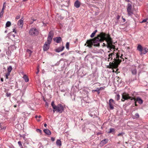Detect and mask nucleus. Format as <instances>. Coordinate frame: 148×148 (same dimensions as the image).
I'll use <instances>...</instances> for the list:
<instances>
[{
    "instance_id": "obj_56",
    "label": "nucleus",
    "mask_w": 148,
    "mask_h": 148,
    "mask_svg": "<svg viewBox=\"0 0 148 148\" xmlns=\"http://www.w3.org/2000/svg\"><path fill=\"white\" fill-rule=\"evenodd\" d=\"M110 54H112V56H113V55H114V52H113L111 53H110Z\"/></svg>"
},
{
    "instance_id": "obj_60",
    "label": "nucleus",
    "mask_w": 148,
    "mask_h": 148,
    "mask_svg": "<svg viewBox=\"0 0 148 148\" xmlns=\"http://www.w3.org/2000/svg\"><path fill=\"white\" fill-rule=\"evenodd\" d=\"M38 118H41V116L40 115V116H38Z\"/></svg>"
},
{
    "instance_id": "obj_11",
    "label": "nucleus",
    "mask_w": 148,
    "mask_h": 148,
    "mask_svg": "<svg viewBox=\"0 0 148 148\" xmlns=\"http://www.w3.org/2000/svg\"><path fill=\"white\" fill-rule=\"evenodd\" d=\"M81 5V3L78 0L75 1L74 4L75 7L77 8H79Z\"/></svg>"
},
{
    "instance_id": "obj_19",
    "label": "nucleus",
    "mask_w": 148,
    "mask_h": 148,
    "mask_svg": "<svg viewBox=\"0 0 148 148\" xmlns=\"http://www.w3.org/2000/svg\"><path fill=\"white\" fill-rule=\"evenodd\" d=\"M108 141V139H104L101 141L100 144L102 145H104L107 143Z\"/></svg>"
},
{
    "instance_id": "obj_15",
    "label": "nucleus",
    "mask_w": 148,
    "mask_h": 148,
    "mask_svg": "<svg viewBox=\"0 0 148 148\" xmlns=\"http://www.w3.org/2000/svg\"><path fill=\"white\" fill-rule=\"evenodd\" d=\"M51 106L53 108V113H55L56 111L57 112V110L56 109V105L54 104V101H52L51 103Z\"/></svg>"
},
{
    "instance_id": "obj_8",
    "label": "nucleus",
    "mask_w": 148,
    "mask_h": 148,
    "mask_svg": "<svg viewBox=\"0 0 148 148\" xmlns=\"http://www.w3.org/2000/svg\"><path fill=\"white\" fill-rule=\"evenodd\" d=\"M132 8V6L131 4L130 3H128L127 5V11L129 16H131L133 14Z\"/></svg>"
},
{
    "instance_id": "obj_9",
    "label": "nucleus",
    "mask_w": 148,
    "mask_h": 148,
    "mask_svg": "<svg viewBox=\"0 0 148 148\" xmlns=\"http://www.w3.org/2000/svg\"><path fill=\"white\" fill-rule=\"evenodd\" d=\"M114 103V100L112 99H110L109 100V104L110 109L113 110L114 109V107L113 105Z\"/></svg>"
},
{
    "instance_id": "obj_42",
    "label": "nucleus",
    "mask_w": 148,
    "mask_h": 148,
    "mask_svg": "<svg viewBox=\"0 0 148 148\" xmlns=\"http://www.w3.org/2000/svg\"><path fill=\"white\" fill-rule=\"evenodd\" d=\"M51 140L52 141H54L55 140V138H53V137H51Z\"/></svg>"
},
{
    "instance_id": "obj_6",
    "label": "nucleus",
    "mask_w": 148,
    "mask_h": 148,
    "mask_svg": "<svg viewBox=\"0 0 148 148\" xmlns=\"http://www.w3.org/2000/svg\"><path fill=\"white\" fill-rule=\"evenodd\" d=\"M56 109L57 112L61 113L64 111V107L61 104H58L57 106L56 105Z\"/></svg>"
},
{
    "instance_id": "obj_17",
    "label": "nucleus",
    "mask_w": 148,
    "mask_h": 148,
    "mask_svg": "<svg viewBox=\"0 0 148 148\" xmlns=\"http://www.w3.org/2000/svg\"><path fill=\"white\" fill-rule=\"evenodd\" d=\"M23 21L21 19L20 20L18 23V25L19 26V27L22 28L23 25Z\"/></svg>"
},
{
    "instance_id": "obj_54",
    "label": "nucleus",
    "mask_w": 148,
    "mask_h": 148,
    "mask_svg": "<svg viewBox=\"0 0 148 148\" xmlns=\"http://www.w3.org/2000/svg\"><path fill=\"white\" fill-rule=\"evenodd\" d=\"M13 32H15V33H16V30H15V29H13Z\"/></svg>"
},
{
    "instance_id": "obj_31",
    "label": "nucleus",
    "mask_w": 148,
    "mask_h": 148,
    "mask_svg": "<svg viewBox=\"0 0 148 148\" xmlns=\"http://www.w3.org/2000/svg\"><path fill=\"white\" fill-rule=\"evenodd\" d=\"M109 49L110 50H111V49H115V46L114 45H112L111 46V47H110Z\"/></svg>"
},
{
    "instance_id": "obj_38",
    "label": "nucleus",
    "mask_w": 148,
    "mask_h": 148,
    "mask_svg": "<svg viewBox=\"0 0 148 148\" xmlns=\"http://www.w3.org/2000/svg\"><path fill=\"white\" fill-rule=\"evenodd\" d=\"M10 73H7L5 75V77H6V78L7 79H8V77L10 75Z\"/></svg>"
},
{
    "instance_id": "obj_51",
    "label": "nucleus",
    "mask_w": 148,
    "mask_h": 148,
    "mask_svg": "<svg viewBox=\"0 0 148 148\" xmlns=\"http://www.w3.org/2000/svg\"><path fill=\"white\" fill-rule=\"evenodd\" d=\"M118 70H119L118 69H117L116 71H115V73H118L117 72H118Z\"/></svg>"
},
{
    "instance_id": "obj_52",
    "label": "nucleus",
    "mask_w": 148,
    "mask_h": 148,
    "mask_svg": "<svg viewBox=\"0 0 148 148\" xmlns=\"http://www.w3.org/2000/svg\"><path fill=\"white\" fill-rule=\"evenodd\" d=\"M65 52H64V53H61V56H63L64 54H65Z\"/></svg>"
},
{
    "instance_id": "obj_13",
    "label": "nucleus",
    "mask_w": 148,
    "mask_h": 148,
    "mask_svg": "<svg viewBox=\"0 0 148 148\" xmlns=\"http://www.w3.org/2000/svg\"><path fill=\"white\" fill-rule=\"evenodd\" d=\"M6 4V3L5 2L4 3L3 7L2 9L1 12L0 13V17L1 18L3 16L4 13V10L5 9L6 6L5 5V4Z\"/></svg>"
},
{
    "instance_id": "obj_43",
    "label": "nucleus",
    "mask_w": 148,
    "mask_h": 148,
    "mask_svg": "<svg viewBox=\"0 0 148 148\" xmlns=\"http://www.w3.org/2000/svg\"><path fill=\"white\" fill-rule=\"evenodd\" d=\"M20 137H23V139H24V140H25V136H24V135L22 136V135H20Z\"/></svg>"
},
{
    "instance_id": "obj_39",
    "label": "nucleus",
    "mask_w": 148,
    "mask_h": 148,
    "mask_svg": "<svg viewBox=\"0 0 148 148\" xmlns=\"http://www.w3.org/2000/svg\"><path fill=\"white\" fill-rule=\"evenodd\" d=\"M98 91H99V90L98 88H97L96 90H92V92H98Z\"/></svg>"
},
{
    "instance_id": "obj_5",
    "label": "nucleus",
    "mask_w": 148,
    "mask_h": 148,
    "mask_svg": "<svg viewBox=\"0 0 148 148\" xmlns=\"http://www.w3.org/2000/svg\"><path fill=\"white\" fill-rule=\"evenodd\" d=\"M29 34L30 35L35 36L38 34L39 32L37 29L35 28H33L29 30Z\"/></svg>"
},
{
    "instance_id": "obj_41",
    "label": "nucleus",
    "mask_w": 148,
    "mask_h": 148,
    "mask_svg": "<svg viewBox=\"0 0 148 148\" xmlns=\"http://www.w3.org/2000/svg\"><path fill=\"white\" fill-rule=\"evenodd\" d=\"M104 88H105L104 87H101L100 88H98V89H99V91L100 90L104 89Z\"/></svg>"
},
{
    "instance_id": "obj_55",
    "label": "nucleus",
    "mask_w": 148,
    "mask_h": 148,
    "mask_svg": "<svg viewBox=\"0 0 148 148\" xmlns=\"http://www.w3.org/2000/svg\"><path fill=\"white\" fill-rule=\"evenodd\" d=\"M27 52H31V51L29 49H27Z\"/></svg>"
},
{
    "instance_id": "obj_20",
    "label": "nucleus",
    "mask_w": 148,
    "mask_h": 148,
    "mask_svg": "<svg viewBox=\"0 0 148 148\" xmlns=\"http://www.w3.org/2000/svg\"><path fill=\"white\" fill-rule=\"evenodd\" d=\"M56 145L60 147L62 145L61 142L60 140H57L56 142Z\"/></svg>"
},
{
    "instance_id": "obj_23",
    "label": "nucleus",
    "mask_w": 148,
    "mask_h": 148,
    "mask_svg": "<svg viewBox=\"0 0 148 148\" xmlns=\"http://www.w3.org/2000/svg\"><path fill=\"white\" fill-rule=\"evenodd\" d=\"M23 78L26 82H27L29 81L28 77L26 75H24L23 76Z\"/></svg>"
},
{
    "instance_id": "obj_21",
    "label": "nucleus",
    "mask_w": 148,
    "mask_h": 148,
    "mask_svg": "<svg viewBox=\"0 0 148 148\" xmlns=\"http://www.w3.org/2000/svg\"><path fill=\"white\" fill-rule=\"evenodd\" d=\"M136 100V101H138V103L140 104H142L143 102V100L139 97L137 98Z\"/></svg>"
},
{
    "instance_id": "obj_35",
    "label": "nucleus",
    "mask_w": 148,
    "mask_h": 148,
    "mask_svg": "<svg viewBox=\"0 0 148 148\" xmlns=\"http://www.w3.org/2000/svg\"><path fill=\"white\" fill-rule=\"evenodd\" d=\"M36 131L37 132H39L40 133H41V132H42V131L40 129H37L36 130Z\"/></svg>"
},
{
    "instance_id": "obj_58",
    "label": "nucleus",
    "mask_w": 148,
    "mask_h": 148,
    "mask_svg": "<svg viewBox=\"0 0 148 148\" xmlns=\"http://www.w3.org/2000/svg\"><path fill=\"white\" fill-rule=\"evenodd\" d=\"M2 126H1V123H0V127L1 129H2Z\"/></svg>"
},
{
    "instance_id": "obj_27",
    "label": "nucleus",
    "mask_w": 148,
    "mask_h": 148,
    "mask_svg": "<svg viewBox=\"0 0 148 148\" xmlns=\"http://www.w3.org/2000/svg\"><path fill=\"white\" fill-rule=\"evenodd\" d=\"M11 25V23L10 21H8L7 22L6 24V27H10Z\"/></svg>"
},
{
    "instance_id": "obj_59",
    "label": "nucleus",
    "mask_w": 148,
    "mask_h": 148,
    "mask_svg": "<svg viewBox=\"0 0 148 148\" xmlns=\"http://www.w3.org/2000/svg\"><path fill=\"white\" fill-rule=\"evenodd\" d=\"M125 1L127 2H130V1L129 0H125Z\"/></svg>"
},
{
    "instance_id": "obj_32",
    "label": "nucleus",
    "mask_w": 148,
    "mask_h": 148,
    "mask_svg": "<svg viewBox=\"0 0 148 148\" xmlns=\"http://www.w3.org/2000/svg\"><path fill=\"white\" fill-rule=\"evenodd\" d=\"M120 96L119 95H117L116 97V99L117 101L120 99Z\"/></svg>"
},
{
    "instance_id": "obj_18",
    "label": "nucleus",
    "mask_w": 148,
    "mask_h": 148,
    "mask_svg": "<svg viewBox=\"0 0 148 148\" xmlns=\"http://www.w3.org/2000/svg\"><path fill=\"white\" fill-rule=\"evenodd\" d=\"M44 132L47 135H50L51 134V131L48 129H45L43 130Z\"/></svg>"
},
{
    "instance_id": "obj_28",
    "label": "nucleus",
    "mask_w": 148,
    "mask_h": 148,
    "mask_svg": "<svg viewBox=\"0 0 148 148\" xmlns=\"http://www.w3.org/2000/svg\"><path fill=\"white\" fill-rule=\"evenodd\" d=\"M132 72L133 74L136 75V74L137 71L136 69H134L132 71Z\"/></svg>"
},
{
    "instance_id": "obj_7",
    "label": "nucleus",
    "mask_w": 148,
    "mask_h": 148,
    "mask_svg": "<svg viewBox=\"0 0 148 148\" xmlns=\"http://www.w3.org/2000/svg\"><path fill=\"white\" fill-rule=\"evenodd\" d=\"M53 35L54 33L53 31H51L49 33L47 38V42L49 44H50L51 43Z\"/></svg>"
},
{
    "instance_id": "obj_61",
    "label": "nucleus",
    "mask_w": 148,
    "mask_h": 148,
    "mask_svg": "<svg viewBox=\"0 0 148 148\" xmlns=\"http://www.w3.org/2000/svg\"><path fill=\"white\" fill-rule=\"evenodd\" d=\"M37 121L38 122H39L40 121V119H37Z\"/></svg>"
},
{
    "instance_id": "obj_63",
    "label": "nucleus",
    "mask_w": 148,
    "mask_h": 148,
    "mask_svg": "<svg viewBox=\"0 0 148 148\" xmlns=\"http://www.w3.org/2000/svg\"><path fill=\"white\" fill-rule=\"evenodd\" d=\"M100 93V92L99 91H98V92H97V93L98 94H99Z\"/></svg>"
},
{
    "instance_id": "obj_16",
    "label": "nucleus",
    "mask_w": 148,
    "mask_h": 148,
    "mask_svg": "<svg viewBox=\"0 0 148 148\" xmlns=\"http://www.w3.org/2000/svg\"><path fill=\"white\" fill-rule=\"evenodd\" d=\"M64 46L61 47H59L57 49H55V51L57 52H59L63 51L64 49Z\"/></svg>"
},
{
    "instance_id": "obj_24",
    "label": "nucleus",
    "mask_w": 148,
    "mask_h": 148,
    "mask_svg": "<svg viewBox=\"0 0 148 148\" xmlns=\"http://www.w3.org/2000/svg\"><path fill=\"white\" fill-rule=\"evenodd\" d=\"M97 32V30H95L91 35L90 37L91 38H92L94 37L95 34Z\"/></svg>"
},
{
    "instance_id": "obj_26",
    "label": "nucleus",
    "mask_w": 148,
    "mask_h": 148,
    "mask_svg": "<svg viewBox=\"0 0 148 148\" xmlns=\"http://www.w3.org/2000/svg\"><path fill=\"white\" fill-rule=\"evenodd\" d=\"M115 131V130L114 128H111L110 129L109 131L108 132V133H110L112 132H114Z\"/></svg>"
},
{
    "instance_id": "obj_53",
    "label": "nucleus",
    "mask_w": 148,
    "mask_h": 148,
    "mask_svg": "<svg viewBox=\"0 0 148 148\" xmlns=\"http://www.w3.org/2000/svg\"><path fill=\"white\" fill-rule=\"evenodd\" d=\"M44 126L45 127H47V124L46 123H45V124H44Z\"/></svg>"
},
{
    "instance_id": "obj_1",
    "label": "nucleus",
    "mask_w": 148,
    "mask_h": 148,
    "mask_svg": "<svg viewBox=\"0 0 148 148\" xmlns=\"http://www.w3.org/2000/svg\"><path fill=\"white\" fill-rule=\"evenodd\" d=\"M106 35L105 33L103 32H101L97 37H95L93 39L87 40L86 41V43L88 44L87 46L90 48L92 47L93 44L95 46H99L100 42L104 41V36Z\"/></svg>"
},
{
    "instance_id": "obj_46",
    "label": "nucleus",
    "mask_w": 148,
    "mask_h": 148,
    "mask_svg": "<svg viewBox=\"0 0 148 148\" xmlns=\"http://www.w3.org/2000/svg\"><path fill=\"white\" fill-rule=\"evenodd\" d=\"M37 72H36V74H38L39 72V68H37Z\"/></svg>"
},
{
    "instance_id": "obj_4",
    "label": "nucleus",
    "mask_w": 148,
    "mask_h": 148,
    "mask_svg": "<svg viewBox=\"0 0 148 148\" xmlns=\"http://www.w3.org/2000/svg\"><path fill=\"white\" fill-rule=\"evenodd\" d=\"M106 35L104 36V40H105L107 42V47L109 48L112 45V41L110 35L106 34Z\"/></svg>"
},
{
    "instance_id": "obj_2",
    "label": "nucleus",
    "mask_w": 148,
    "mask_h": 148,
    "mask_svg": "<svg viewBox=\"0 0 148 148\" xmlns=\"http://www.w3.org/2000/svg\"><path fill=\"white\" fill-rule=\"evenodd\" d=\"M116 58H114L112 62H110L109 65L108 66V68H109L116 69L119 66V64L121 62V60L119 59V56L118 53H117L116 55Z\"/></svg>"
},
{
    "instance_id": "obj_64",
    "label": "nucleus",
    "mask_w": 148,
    "mask_h": 148,
    "mask_svg": "<svg viewBox=\"0 0 148 148\" xmlns=\"http://www.w3.org/2000/svg\"><path fill=\"white\" fill-rule=\"evenodd\" d=\"M16 106H16V105H15L14 106V107H15H15H16Z\"/></svg>"
},
{
    "instance_id": "obj_29",
    "label": "nucleus",
    "mask_w": 148,
    "mask_h": 148,
    "mask_svg": "<svg viewBox=\"0 0 148 148\" xmlns=\"http://www.w3.org/2000/svg\"><path fill=\"white\" fill-rule=\"evenodd\" d=\"M18 144L19 145V146L20 147V148H24L22 145V144L21 143V142L20 141H19L18 142Z\"/></svg>"
},
{
    "instance_id": "obj_49",
    "label": "nucleus",
    "mask_w": 148,
    "mask_h": 148,
    "mask_svg": "<svg viewBox=\"0 0 148 148\" xmlns=\"http://www.w3.org/2000/svg\"><path fill=\"white\" fill-rule=\"evenodd\" d=\"M120 17V16H119V15H118V16H117V19H119V18Z\"/></svg>"
},
{
    "instance_id": "obj_36",
    "label": "nucleus",
    "mask_w": 148,
    "mask_h": 148,
    "mask_svg": "<svg viewBox=\"0 0 148 148\" xmlns=\"http://www.w3.org/2000/svg\"><path fill=\"white\" fill-rule=\"evenodd\" d=\"M108 57H109V58H108V61H109V59H110V58H112V54H110L108 55Z\"/></svg>"
},
{
    "instance_id": "obj_30",
    "label": "nucleus",
    "mask_w": 148,
    "mask_h": 148,
    "mask_svg": "<svg viewBox=\"0 0 148 148\" xmlns=\"http://www.w3.org/2000/svg\"><path fill=\"white\" fill-rule=\"evenodd\" d=\"M69 44L68 42H67L66 44V47L67 49H69Z\"/></svg>"
},
{
    "instance_id": "obj_48",
    "label": "nucleus",
    "mask_w": 148,
    "mask_h": 148,
    "mask_svg": "<svg viewBox=\"0 0 148 148\" xmlns=\"http://www.w3.org/2000/svg\"><path fill=\"white\" fill-rule=\"evenodd\" d=\"M46 106H47V107H48V104L47 103H45Z\"/></svg>"
},
{
    "instance_id": "obj_45",
    "label": "nucleus",
    "mask_w": 148,
    "mask_h": 148,
    "mask_svg": "<svg viewBox=\"0 0 148 148\" xmlns=\"http://www.w3.org/2000/svg\"><path fill=\"white\" fill-rule=\"evenodd\" d=\"M107 44H106L104 43H103V47H107Z\"/></svg>"
},
{
    "instance_id": "obj_62",
    "label": "nucleus",
    "mask_w": 148,
    "mask_h": 148,
    "mask_svg": "<svg viewBox=\"0 0 148 148\" xmlns=\"http://www.w3.org/2000/svg\"><path fill=\"white\" fill-rule=\"evenodd\" d=\"M38 117V116H37V115H36V116H35V118H37Z\"/></svg>"
},
{
    "instance_id": "obj_47",
    "label": "nucleus",
    "mask_w": 148,
    "mask_h": 148,
    "mask_svg": "<svg viewBox=\"0 0 148 148\" xmlns=\"http://www.w3.org/2000/svg\"><path fill=\"white\" fill-rule=\"evenodd\" d=\"M6 129V127H2V129H4L5 130Z\"/></svg>"
},
{
    "instance_id": "obj_3",
    "label": "nucleus",
    "mask_w": 148,
    "mask_h": 148,
    "mask_svg": "<svg viewBox=\"0 0 148 148\" xmlns=\"http://www.w3.org/2000/svg\"><path fill=\"white\" fill-rule=\"evenodd\" d=\"M128 99H130L131 100H134V101L135 106H137V105L136 104V99L130 96L129 94L125 92H124L122 94V101H124L125 100H127Z\"/></svg>"
},
{
    "instance_id": "obj_33",
    "label": "nucleus",
    "mask_w": 148,
    "mask_h": 148,
    "mask_svg": "<svg viewBox=\"0 0 148 148\" xmlns=\"http://www.w3.org/2000/svg\"><path fill=\"white\" fill-rule=\"evenodd\" d=\"M11 95V94L10 93L8 92H7L6 93V96L7 97H10Z\"/></svg>"
},
{
    "instance_id": "obj_14",
    "label": "nucleus",
    "mask_w": 148,
    "mask_h": 148,
    "mask_svg": "<svg viewBox=\"0 0 148 148\" xmlns=\"http://www.w3.org/2000/svg\"><path fill=\"white\" fill-rule=\"evenodd\" d=\"M137 50L140 51V55H142V51H143V48L142 46L140 45H138L137 48Z\"/></svg>"
},
{
    "instance_id": "obj_40",
    "label": "nucleus",
    "mask_w": 148,
    "mask_h": 148,
    "mask_svg": "<svg viewBox=\"0 0 148 148\" xmlns=\"http://www.w3.org/2000/svg\"><path fill=\"white\" fill-rule=\"evenodd\" d=\"M20 15H18L16 17V19H18L20 18Z\"/></svg>"
},
{
    "instance_id": "obj_10",
    "label": "nucleus",
    "mask_w": 148,
    "mask_h": 148,
    "mask_svg": "<svg viewBox=\"0 0 148 148\" xmlns=\"http://www.w3.org/2000/svg\"><path fill=\"white\" fill-rule=\"evenodd\" d=\"M53 39L57 43H60L62 40V38L60 37L54 38Z\"/></svg>"
},
{
    "instance_id": "obj_57",
    "label": "nucleus",
    "mask_w": 148,
    "mask_h": 148,
    "mask_svg": "<svg viewBox=\"0 0 148 148\" xmlns=\"http://www.w3.org/2000/svg\"><path fill=\"white\" fill-rule=\"evenodd\" d=\"M123 22H125V18H123Z\"/></svg>"
},
{
    "instance_id": "obj_50",
    "label": "nucleus",
    "mask_w": 148,
    "mask_h": 148,
    "mask_svg": "<svg viewBox=\"0 0 148 148\" xmlns=\"http://www.w3.org/2000/svg\"><path fill=\"white\" fill-rule=\"evenodd\" d=\"M1 81L2 82H3V78H1Z\"/></svg>"
},
{
    "instance_id": "obj_22",
    "label": "nucleus",
    "mask_w": 148,
    "mask_h": 148,
    "mask_svg": "<svg viewBox=\"0 0 148 148\" xmlns=\"http://www.w3.org/2000/svg\"><path fill=\"white\" fill-rule=\"evenodd\" d=\"M147 52H148V49L147 48H145L144 49H143V51H142V54H145Z\"/></svg>"
},
{
    "instance_id": "obj_34",
    "label": "nucleus",
    "mask_w": 148,
    "mask_h": 148,
    "mask_svg": "<svg viewBox=\"0 0 148 148\" xmlns=\"http://www.w3.org/2000/svg\"><path fill=\"white\" fill-rule=\"evenodd\" d=\"M124 134V133L122 132L121 133H119L117 135V136H123V135Z\"/></svg>"
},
{
    "instance_id": "obj_44",
    "label": "nucleus",
    "mask_w": 148,
    "mask_h": 148,
    "mask_svg": "<svg viewBox=\"0 0 148 148\" xmlns=\"http://www.w3.org/2000/svg\"><path fill=\"white\" fill-rule=\"evenodd\" d=\"M147 21V19H144L143 21H142V23H144V22H146Z\"/></svg>"
},
{
    "instance_id": "obj_25",
    "label": "nucleus",
    "mask_w": 148,
    "mask_h": 148,
    "mask_svg": "<svg viewBox=\"0 0 148 148\" xmlns=\"http://www.w3.org/2000/svg\"><path fill=\"white\" fill-rule=\"evenodd\" d=\"M12 70V68L11 66H10L8 68V73H10V72Z\"/></svg>"
},
{
    "instance_id": "obj_37",
    "label": "nucleus",
    "mask_w": 148,
    "mask_h": 148,
    "mask_svg": "<svg viewBox=\"0 0 148 148\" xmlns=\"http://www.w3.org/2000/svg\"><path fill=\"white\" fill-rule=\"evenodd\" d=\"M135 116L136 118H138L139 117V116L138 113H136L135 114Z\"/></svg>"
},
{
    "instance_id": "obj_12",
    "label": "nucleus",
    "mask_w": 148,
    "mask_h": 148,
    "mask_svg": "<svg viewBox=\"0 0 148 148\" xmlns=\"http://www.w3.org/2000/svg\"><path fill=\"white\" fill-rule=\"evenodd\" d=\"M49 44L47 42H45L43 47V50L44 51H46L49 49Z\"/></svg>"
}]
</instances>
